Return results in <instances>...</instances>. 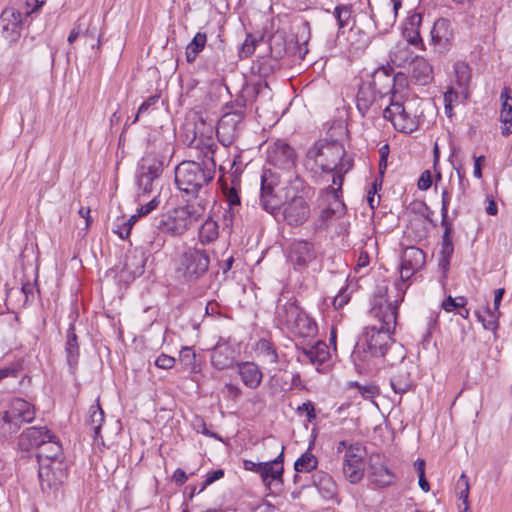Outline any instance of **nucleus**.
<instances>
[{
	"label": "nucleus",
	"instance_id": "obj_62",
	"mask_svg": "<svg viewBox=\"0 0 512 512\" xmlns=\"http://www.w3.org/2000/svg\"><path fill=\"white\" fill-rule=\"evenodd\" d=\"M359 393L365 399H372L379 394V390L375 385L361 386L357 384Z\"/></svg>",
	"mask_w": 512,
	"mask_h": 512
},
{
	"label": "nucleus",
	"instance_id": "obj_26",
	"mask_svg": "<svg viewBox=\"0 0 512 512\" xmlns=\"http://www.w3.org/2000/svg\"><path fill=\"white\" fill-rule=\"evenodd\" d=\"M411 363L401 362L394 372L391 374L390 385L395 393L403 394L412 387V379L410 373Z\"/></svg>",
	"mask_w": 512,
	"mask_h": 512
},
{
	"label": "nucleus",
	"instance_id": "obj_52",
	"mask_svg": "<svg viewBox=\"0 0 512 512\" xmlns=\"http://www.w3.org/2000/svg\"><path fill=\"white\" fill-rule=\"evenodd\" d=\"M255 40L251 35H248L239 49V57L241 59L248 58L255 51Z\"/></svg>",
	"mask_w": 512,
	"mask_h": 512
},
{
	"label": "nucleus",
	"instance_id": "obj_53",
	"mask_svg": "<svg viewBox=\"0 0 512 512\" xmlns=\"http://www.w3.org/2000/svg\"><path fill=\"white\" fill-rule=\"evenodd\" d=\"M158 100V95L150 96L147 100H145L138 108L137 114L135 115L132 124H135L139 120L140 115L147 113L150 108L158 102Z\"/></svg>",
	"mask_w": 512,
	"mask_h": 512
},
{
	"label": "nucleus",
	"instance_id": "obj_27",
	"mask_svg": "<svg viewBox=\"0 0 512 512\" xmlns=\"http://www.w3.org/2000/svg\"><path fill=\"white\" fill-rule=\"evenodd\" d=\"M287 330L299 337L308 338L317 334L318 326L315 320L302 310L299 317L295 319V323H292Z\"/></svg>",
	"mask_w": 512,
	"mask_h": 512
},
{
	"label": "nucleus",
	"instance_id": "obj_6",
	"mask_svg": "<svg viewBox=\"0 0 512 512\" xmlns=\"http://www.w3.org/2000/svg\"><path fill=\"white\" fill-rule=\"evenodd\" d=\"M35 407L22 398L12 399L0 412V437L8 438L16 434L24 423L35 419Z\"/></svg>",
	"mask_w": 512,
	"mask_h": 512
},
{
	"label": "nucleus",
	"instance_id": "obj_63",
	"mask_svg": "<svg viewBox=\"0 0 512 512\" xmlns=\"http://www.w3.org/2000/svg\"><path fill=\"white\" fill-rule=\"evenodd\" d=\"M418 188L422 191L428 190L432 185V175L429 170L422 172L418 179Z\"/></svg>",
	"mask_w": 512,
	"mask_h": 512
},
{
	"label": "nucleus",
	"instance_id": "obj_11",
	"mask_svg": "<svg viewBox=\"0 0 512 512\" xmlns=\"http://www.w3.org/2000/svg\"><path fill=\"white\" fill-rule=\"evenodd\" d=\"M301 311L296 297L289 291H283L276 303L274 322L278 327L288 329L292 323H295Z\"/></svg>",
	"mask_w": 512,
	"mask_h": 512
},
{
	"label": "nucleus",
	"instance_id": "obj_47",
	"mask_svg": "<svg viewBox=\"0 0 512 512\" xmlns=\"http://www.w3.org/2000/svg\"><path fill=\"white\" fill-rule=\"evenodd\" d=\"M240 185L222 184V192L228 206H241V198L239 195Z\"/></svg>",
	"mask_w": 512,
	"mask_h": 512
},
{
	"label": "nucleus",
	"instance_id": "obj_7",
	"mask_svg": "<svg viewBox=\"0 0 512 512\" xmlns=\"http://www.w3.org/2000/svg\"><path fill=\"white\" fill-rule=\"evenodd\" d=\"M163 163L152 154L145 155L138 166L136 173L137 198L144 201L151 195H160V176Z\"/></svg>",
	"mask_w": 512,
	"mask_h": 512
},
{
	"label": "nucleus",
	"instance_id": "obj_60",
	"mask_svg": "<svg viewBox=\"0 0 512 512\" xmlns=\"http://www.w3.org/2000/svg\"><path fill=\"white\" fill-rule=\"evenodd\" d=\"M150 197L151 200L148 203L141 205L138 209L139 215L145 216L156 209L159 205V195H151Z\"/></svg>",
	"mask_w": 512,
	"mask_h": 512
},
{
	"label": "nucleus",
	"instance_id": "obj_9",
	"mask_svg": "<svg viewBox=\"0 0 512 512\" xmlns=\"http://www.w3.org/2000/svg\"><path fill=\"white\" fill-rule=\"evenodd\" d=\"M365 447L360 443L350 444L343 458V472L347 480L356 484L364 476Z\"/></svg>",
	"mask_w": 512,
	"mask_h": 512
},
{
	"label": "nucleus",
	"instance_id": "obj_57",
	"mask_svg": "<svg viewBox=\"0 0 512 512\" xmlns=\"http://www.w3.org/2000/svg\"><path fill=\"white\" fill-rule=\"evenodd\" d=\"M404 35L406 37V39L404 41H406L407 43H409V47L411 45L415 46L416 48H421L423 49V41H422V38L419 34L418 31L416 30H411L409 32L405 31L404 32Z\"/></svg>",
	"mask_w": 512,
	"mask_h": 512
},
{
	"label": "nucleus",
	"instance_id": "obj_49",
	"mask_svg": "<svg viewBox=\"0 0 512 512\" xmlns=\"http://www.w3.org/2000/svg\"><path fill=\"white\" fill-rule=\"evenodd\" d=\"M316 486L320 491H323L324 497L331 498L336 492V485L331 476L323 474L319 476Z\"/></svg>",
	"mask_w": 512,
	"mask_h": 512
},
{
	"label": "nucleus",
	"instance_id": "obj_24",
	"mask_svg": "<svg viewBox=\"0 0 512 512\" xmlns=\"http://www.w3.org/2000/svg\"><path fill=\"white\" fill-rule=\"evenodd\" d=\"M328 359V347L322 341H318L315 345L310 347L297 348V360L301 363L321 365Z\"/></svg>",
	"mask_w": 512,
	"mask_h": 512
},
{
	"label": "nucleus",
	"instance_id": "obj_15",
	"mask_svg": "<svg viewBox=\"0 0 512 512\" xmlns=\"http://www.w3.org/2000/svg\"><path fill=\"white\" fill-rule=\"evenodd\" d=\"M280 183V178L271 170H265L261 176L260 204L262 208L275 215L280 210V202L274 193L275 187Z\"/></svg>",
	"mask_w": 512,
	"mask_h": 512
},
{
	"label": "nucleus",
	"instance_id": "obj_37",
	"mask_svg": "<svg viewBox=\"0 0 512 512\" xmlns=\"http://www.w3.org/2000/svg\"><path fill=\"white\" fill-rule=\"evenodd\" d=\"M267 465L266 462H254L248 459L243 461L244 469L259 474L264 486L267 489H271L272 480Z\"/></svg>",
	"mask_w": 512,
	"mask_h": 512
},
{
	"label": "nucleus",
	"instance_id": "obj_5",
	"mask_svg": "<svg viewBox=\"0 0 512 512\" xmlns=\"http://www.w3.org/2000/svg\"><path fill=\"white\" fill-rule=\"evenodd\" d=\"M181 211L182 208L177 209L175 211V217L173 218L162 215L154 219L153 223L151 224V232H149L144 239L148 249L152 251L160 250L165 243V239L161 235L162 233L182 235L191 227L195 221L200 218H194L190 214L186 213L182 214Z\"/></svg>",
	"mask_w": 512,
	"mask_h": 512
},
{
	"label": "nucleus",
	"instance_id": "obj_55",
	"mask_svg": "<svg viewBox=\"0 0 512 512\" xmlns=\"http://www.w3.org/2000/svg\"><path fill=\"white\" fill-rule=\"evenodd\" d=\"M155 365L160 369H171L175 365V358L170 355L162 353L156 358Z\"/></svg>",
	"mask_w": 512,
	"mask_h": 512
},
{
	"label": "nucleus",
	"instance_id": "obj_58",
	"mask_svg": "<svg viewBox=\"0 0 512 512\" xmlns=\"http://www.w3.org/2000/svg\"><path fill=\"white\" fill-rule=\"evenodd\" d=\"M241 206H228V209L224 213L223 225L225 228H231L236 215L239 212Z\"/></svg>",
	"mask_w": 512,
	"mask_h": 512
},
{
	"label": "nucleus",
	"instance_id": "obj_40",
	"mask_svg": "<svg viewBox=\"0 0 512 512\" xmlns=\"http://www.w3.org/2000/svg\"><path fill=\"white\" fill-rule=\"evenodd\" d=\"M477 320L481 322L482 326L486 330L490 331H496L499 327V316L500 311L499 310H492L491 308L487 307L485 309L486 316H483L479 311L476 313Z\"/></svg>",
	"mask_w": 512,
	"mask_h": 512
},
{
	"label": "nucleus",
	"instance_id": "obj_50",
	"mask_svg": "<svg viewBox=\"0 0 512 512\" xmlns=\"http://www.w3.org/2000/svg\"><path fill=\"white\" fill-rule=\"evenodd\" d=\"M469 480L466 474L462 473L456 483V493L459 500L462 502H468L469 498Z\"/></svg>",
	"mask_w": 512,
	"mask_h": 512
},
{
	"label": "nucleus",
	"instance_id": "obj_48",
	"mask_svg": "<svg viewBox=\"0 0 512 512\" xmlns=\"http://www.w3.org/2000/svg\"><path fill=\"white\" fill-rule=\"evenodd\" d=\"M453 253L454 245H441L438 265L439 268L442 270L444 277H446V274L449 270Z\"/></svg>",
	"mask_w": 512,
	"mask_h": 512
},
{
	"label": "nucleus",
	"instance_id": "obj_19",
	"mask_svg": "<svg viewBox=\"0 0 512 512\" xmlns=\"http://www.w3.org/2000/svg\"><path fill=\"white\" fill-rule=\"evenodd\" d=\"M22 13L13 7L4 9L0 15V27L4 38L10 42L16 41L22 31Z\"/></svg>",
	"mask_w": 512,
	"mask_h": 512
},
{
	"label": "nucleus",
	"instance_id": "obj_29",
	"mask_svg": "<svg viewBox=\"0 0 512 512\" xmlns=\"http://www.w3.org/2000/svg\"><path fill=\"white\" fill-rule=\"evenodd\" d=\"M238 375L245 386L256 389L262 381L263 374L260 368L253 362L238 364Z\"/></svg>",
	"mask_w": 512,
	"mask_h": 512
},
{
	"label": "nucleus",
	"instance_id": "obj_46",
	"mask_svg": "<svg viewBox=\"0 0 512 512\" xmlns=\"http://www.w3.org/2000/svg\"><path fill=\"white\" fill-rule=\"evenodd\" d=\"M454 70L457 84L460 88L466 90L471 80V71L469 66L466 63H456Z\"/></svg>",
	"mask_w": 512,
	"mask_h": 512
},
{
	"label": "nucleus",
	"instance_id": "obj_4",
	"mask_svg": "<svg viewBox=\"0 0 512 512\" xmlns=\"http://www.w3.org/2000/svg\"><path fill=\"white\" fill-rule=\"evenodd\" d=\"M390 67H380L371 76V81L362 82L356 95V106L365 117L370 109H380L382 101L394 85Z\"/></svg>",
	"mask_w": 512,
	"mask_h": 512
},
{
	"label": "nucleus",
	"instance_id": "obj_54",
	"mask_svg": "<svg viewBox=\"0 0 512 512\" xmlns=\"http://www.w3.org/2000/svg\"><path fill=\"white\" fill-rule=\"evenodd\" d=\"M273 384L282 391L291 390V382L288 377H285V371L280 374H275L271 378Z\"/></svg>",
	"mask_w": 512,
	"mask_h": 512
},
{
	"label": "nucleus",
	"instance_id": "obj_25",
	"mask_svg": "<svg viewBox=\"0 0 512 512\" xmlns=\"http://www.w3.org/2000/svg\"><path fill=\"white\" fill-rule=\"evenodd\" d=\"M63 449L57 437L52 434V439L46 440V443L37 451L39 466L41 464H54L63 462Z\"/></svg>",
	"mask_w": 512,
	"mask_h": 512
},
{
	"label": "nucleus",
	"instance_id": "obj_45",
	"mask_svg": "<svg viewBox=\"0 0 512 512\" xmlns=\"http://www.w3.org/2000/svg\"><path fill=\"white\" fill-rule=\"evenodd\" d=\"M94 16L83 14L78 18L74 27H79V32L81 35L86 37L95 38L96 36V27L93 25Z\"/></svg>",
	"mask_w": 512,
	"mask_h": 512
},
{
	"label": "nucleus",
	"instance_id": "obj_30",
	"mask_svg": "<svg viewBox=\"0 0 512 512\" xmlns=\"http://www.w3.org/2000/svg\"><path fill=\"white\" fill-rule=\"evenodd\" d=\"M501 109L500 122L501 134L505 137L512 133V97L509 95V89L504 88L500 94Z\"/></svg>",
	"mask_w": 512,
	"mask_h": 512
},
{
	"label": "nucleus",
	"instance_id": "obj_31",
	"mask_svg": "<svg viewBox=\"0 0 512 512\" xmlns=\"http://www.w3.org/2000/svg\"><path fill=\"white\" fill-rule=\"evenodd\" d=\"M452 31L450 23L446 19H438L432 28L431 37L434 44L438 45L441 49H448L452 40Z\"/></svg>",
	"mask_w": 512,
	"mask_h": 512
},
{
	"label": "nucleus",
	"instance_id": "obj_10",
	"mask_svg": "<svg viewBox=\"0 0 512 512\" xmlns=\"http://www.w3.org/2000/svg\"><path fill=\"white\" fill-rule=\"evenodd\" d=\"M383 117L389 120L397 131L402 133H412L418 128L416 116L409 113L403 103L392 99L383 110Z\"/></svg>",
	"mask_w": 512,
	"mask_h": 512
},
{
	"label": "nucleus",
	"instance_id": "obj_28",
	"mask_svg": "<svg viewBox=\"0 0 512 512\" xmlns=\"http://www.w3.org/2000/svg\"><path fill=\"white\" fill-rule=\"evenodd\" d=\"M411 64V78L419 85H427L433 80V69L428 61L415 56Z\"/></svg>",
	"mask_w": 512,
	"mask_h": 512
},
{
	"label": "nucleus",
	"instance_id": "obj_43",
	"mask_svg": "<svg viewBox=\"0 0 512 512\" xmlns=\"http://www.w3.org/2000/svg\"><path fill=\"white\" fill-rule=\"evenodd\" d=\"M353 7L351 4H340L334 8L333 16L337 21L338 32L344 29L351 19Z\"/></svg>",
	"mask_w": 512,
	"mask_h": 512
},
{
	"label": "nucleus",
	"instance_id": "obj_36",
	"mask_svg": "<svg viewBox=\"0 0 512 512\" xmlns=\"http://www.w3.org/2000/svg\"><path fill=\"white\" fill-rule=\"evenodd\" d=\"M256 352L258 356L267 364H277L279 357L274 345L266 340L261 339L257 342Z\"/></svg>",
	"mask_w": 512,
	"mask_h": 512
},
{
	"label": "nucleus",
	"instance_id": "obj_34",
	"mask_svg": "<svg viewBox=\"0 0 512 512\" xmlns=\"http://www.w3.org/2000/svg\"><path fill=\"white\" fill-rule=\"evenodd\" d=\"M311 190L312 188L307 185L299 175L296 174L287 180L285 197L288 199L289 197L300 195L303 198H307Z\"/></svg>",
	"mask_w": 512,
	"mask_h": 512
},
{
	"label": "nucleus",
	"instance_id": "obj_38",
	"mask_svg": "<svg viewBox=\"0 0 512 512\" xmlns=\"http://www.w3.org/2000/svg\"><path fill=\"white\" fill-rule=\"evenodd\" d=\"M207 41V36L205 33L198 32L192 41L187 45L185 55L186 60L189 63L195 61L197 55L204 49Z\"/></svg>",
	"mask_w": 512,
	"mask_h": 512
},
{
	"label": "nucleus",
	"instance_id": "obj_2",
	"mask_svg": "<svg viewBox=\"0 0 512 512\" xmlns=\"http://www.w3.org/2000/svg\"><path fill=\"white\" fill-rule=\"evenodd\" d=\"M307 168L314 172L318 169L325 173H333L332 183L321 192L320 204L324 206L320 217L323 221L333 216H340L345 212V205L341 199L343 179L353 167V160L346 156L343 145L337 142L318 141L306 154Z\"/></svg>",
	"mask_w": 512,
	"mask_h": 512
},
{
	"label": "nucleus",
	"instance_id": "obj_13",
	"mask_svg": "<svg viewBox=\"0 0 512 512\" xmlns=\"http://www.w3.org/2000/svg\"><path fill=\"white\" fill-rule=\"evenodd\" d=\"M40 487L44 493H55L66 478V465L64 462L54 464H41L38 469Z\"/></svg>",
	"mask_w": 512,
	"mask_h": 512
},
{
	"label": "nucleus",
	"instance_id": "obj_39",
	"mask_svg": "<svg viewBox=\"0 0 512 512\" xmlns=\"http://www.w3.org/2000/svg\"><path fill=\"white\" fill-rule=\"evenodd\" d=\"M104 422V412L99 403L92 405L89 409V418L87 424L90 426L91 431L94 433L95 440L100 435V430Z\"/></svg>",
	"mask_w": 512,
	"mask_h": 512
},
{
	"label": "nucleus",
	"instance_id": "obj_3",
	"mask_svg": "<svg viewBox=\"0 0 512 512\" xmlns=\"http://www.w3.org/2000/svg\"><path fill=\"white\" fill-rule=\"evenodd\" d=\"M402 301V298L400 299ZM399 299L391 301L383 296L376 297L371 308V314L379 321V326L373 325L365 328L360 339L368 349L382 356L386 355L388 347L394 343L392 334L396 327Z\"/></svg>",
	"mask_w": 512,
	"mask_h": 512
},
{
	"label": "nucleus",
	"instance_id": "obj_42",
	"mask_svg": "<svg viewBox=\"0 0 512 512\" xmlns=\"http://www.w3.org/2000/svg\"><path fill=\"white\" fill-rule=\"evenodd\" d=\"M283 461H284V447L282 448V451L280 454L272 461L266 462L268 465L269 474L272 481H275L276 483L282 485L283 484V473H284V467H283Z\"/></svg>",
	"mask_w": 512,
	"mask_h": 512
},
{
	"label": "nucleus",
	"instance_id": "obj_12",
	"mask_svg": "<svg viewBox=\"0 0 512 512\" xmlns=\"http://www.w3.org/2000/svg\"><path fill=\"white\" fill-rule=\"evenodd\" d=\"M244 119L243 110L228 111L219 119L216 127V134L219 142L229 146L237 138Z\"/></svg>",
	"mask_w": 512,
	"mask_h": 512
},
{
	"label": "nucleus",
	"instance_id": "obj_35",
	"mask_svg": "<svg viewBox=\"0 0 512 512\" xmlns=\"http://www.w3.org/2000/svg\"><path fill=\"white\" fill-rule=\"evenodd\" d=\"M219 236V225L211 217L207 218L201 225L198 232L199 241L202 244H210L214 242Z\"/></svg>",
	"mask_w": 512,
	"mask_h": 512
},
{
	"label": "nucleus",
	"instance_id": "obj_41",
	"mask_svg": "<svg viewBox=\"0 0 512 512\" xmlns=\"http://www.w3.org/2000/svg\"><path fill=\"white\" fill-rule=\"evenodd\" d=\"M309 449L303 453L294 463V469L296 472H305L308 473L314 469H316L318 465L317 458L311 453Z\"/></svg>",
	"mask_w": 512,
	"mask_h": 512
},
{
	"label": "nucleus",
	"instance_id": "obj_64",
	"mask_svg": "<svg viewBox=\"0 0 512 512\" xmlns=\"http://www.w3.org/2000/svg\"><path fill=\"white\" fill-rule=\"evenodd\" d=\"M180 360L186 365V366H192L195 360V353L190 347H184L180 351Z\"/></svg>",
	"mask_w": 512,
	"mask_h": 512
},
{
	"label": "nucleus",
	"instance_id": "obj_18",
	"mask_svg": "<svg viewBox=\"0 0 512 512\" xmlns=\"http://www.w3.org/2000/svg\"><path fill=\"white\" fill-rule=\"evenodd\" d=\"M426 262L425 253L414 246L407 247L401 256L400 277L402 281L409 280Z\"/></svg>",
	"mask_w": 512,
	"mask_h": 512
},
{
	"label": "nucleus",
	"instance_id": "obj_20",
	"mask_svg": "<svg viewBox=\"0 0 512 512\" xmlns=\"http://www.w3.org/2000/svg\"><path fill=\"white\" fill-rule=\"evenodd\" d=\"M369 477L378 487L390 486L394 481V474L383 461L380 454L369 457Z\"/></svg>",
	"mask_w": 512,
	"mask_h": 512
},
{
	"label": "nucleus",
	"instance_id": "obj_14",
	"mask_svg": "<svg viewBox=\"0 0 512 512\" xmlns=\"http://www.w3.org/2000/svg\"><path fill=\"white\" fill-rule=\"evenodd\" d=\"M267 162L274 168L289 172L295 166L296 154L289 144L278 140L268 147Z\"/></svg>",
	"mask_w": 512,
	"mask_h": 512
},
{
	"label": "nucleus",
	"instance_id": "obj_32",
	"mask_svg": "<svg viewBox=\"0 0 512 512\" xmlns=\"http://www.w3.org/2000/svg\"><path fill=\"white\" fill-rule=\"evenodd\" d=\"M415 56L406 41H398L389 51L390 63L397 67L410 64Z\"/></svg>",
	"mask_w": 512,
	"mask_h": 512
},
{
	"label": "nucleus",
	"instance_id": "obj_8",
	"mask_svg": "<svg viewBox=\"0 0 512 512\" xmlns=\"http://www.w3.org/2000/svg\"><path fill=\"white\" fill-rule=\"evenodd\" d=\"M210 256L207 250L187 247L178 257L176 272L188 283H195L209 269Z\"/></svg>",
	"mask_w": 512,
	"mask_h": 512
},
{
	"label": "nucleus",
	"instance_id": "obj_17",
	"mask_svg": "<svg viewBox=\"0 0 512 512\" xmlns=\"http://www.w3.org/2000/svg\"><path fill=\"white\" fill-rule=\"evenodd\" d=\"M317 258L314 244L306 240H296L290 245L289 259L294 269L302 271Z\"/></svg>",
	"mask_w": 512,
	"mask_h": 512
},
{
	"label": "nucleus",
	"instance_id": "obj_16",
	"mask_svg": "<svg viewBox=\"0 0 512 512\" xmlns=\"http://www.w3.org/2000/svg\"><path fill=\"white\" fill-rule=\"evenodd\" d=\"M283 217L290 226H300L307 221L310 216V206L300 195L292 196L283 206Z\"/></svg>",
	"mask_w": 512,
	"mask_h": 512
},
{
	"label": "nucleus",
	"instance_id": "obj_23",
	"mask_svg": "<svg viewBox=\"0 0 512 512\" xmlns=\"http://www.w3.org/2000/svg\"><path fill=\"white\" fill-rule=\"evenodd\" d=\"M48 439H52V433L49 429L46 427H30L21 434L19 446L22 450L29 451L36 448L39 451Z\"/></svg>",
	"mask_w": 512,
	"mask_h": 512
},
{
	"label": "nucleus",
	"instance_id": "obj_22",
	"mask_svg": "<svg viewBox=\"0 0 512 512\" xmlns=\"http://www.w3.org/2000/svg\"><path fill=\"white\" fill-rule=\"evenodd\" d=\"M235 359L233 346L225 339L220 338L211 351V364L218 370L230 368Z\"/></svg>",
	"mask_w": 512,
	"mask_h": 512
},
{
	"label": "nucleus",
	"instance_id": "obj_59",
	"mask_svg": "<svg viewBox=\"0 0 512 512\" xmlns=\"http://www.w3.org/2000/svg\"><path fill=\"white\" fill-rule=\"evenodd\" d=\"M142 215H139L136 214V215H132L124 224H123V227L117 231V233L119 234L120 238L122 239H126L129 235H130V232H131V229H132V226L137 222L138 218L141 217Z\"/></svg>",
	"mask_w": 512,
	"mask_h": 512
},
{
	"label": "nucleus",
	"instance_id": "obj_61",
	"mask_svg": "<svg viewBox=\"0 0 512 512\" xmlns=\"http://www.w3.org/2000/svg\"><path fill=\"white\" fill-rule=\"evenodd\" d=\"M223 476H224V471L222 469H217V470L207 473L206 479H205L202 487L198 491V493L202 492L208 485L221 479Z\"/></svg>",
	"mask_w": 512,
	"mask_h": 512
},
{
	"label": "nucleus",
	"instance_id": "obj_51",
	"mask_svg": "<svg viewBox=\"0 0 512 512\" xmlns=\"http://www.w3.org/2000/svg\"><path fill=\"white\" fill-rule=\"evenodd\" d=\"M467 304V299L463 296H458L453 298L452 296H448L442 301L441 308L446 312H452L457 308H464Z\"/></svg>",
	"mask_w": 512,
	"mask_h": 512
},
{
	"label": "nucleus",
	"instance_id": "obj_1",
	"mask_svg": "<svg viewBox=\"0 0 512 512\" xmlns=\"http://www.w3.org/2000/svg\"><path fill=\"white\" fill-rule=\"evenodd\" d=\"M210 136L205 139L196 137L191 144L200 148L203 154L201 163L196 161H183L175 169V183L178 189L192 199L182 207V214H190L192 217H201L209 204L210 184L215 177L216 163L214 160L217 146L213 142L211 134L213 127L208 128Z\"/></svg>",
	"mask_w": 512,
	"mask_h": 512
},
{
	"label": "nucleus",
	"instance_id": "obj_56",
	"mask_svg": "<svg viewBox=\"0 0 512 512\" xmlns=\"http://www.w3.org/2000/svg\"><path fill=\"white\" fill-rule=\"evenodd\" d=\"M21 369L22 365L19 362L0 369V381L7 377H18Z\"/></svg>",
	"mask_w": 512,
	"mask_h": 512
},
{
	"label": "nucleus",
	"instance_id": "obj_33",
	"mask_svg": "<svg viewBox=\"0 0 512 512\" xmlns=\"http://www.w3.org/2000/svg\"><path fill=\"white\" fill-rule=\"evenodd\" d=\"M65 351L69 367L71 369H75L78 363L79 345L77 342V335L75 334V328L73 325H70L67 330Z\"/></svg>",
	"mask_w": 512,
	"mask_h": 512
},
{
	"label": "nucleus",
	"instance_id": "obj_44",
	"mask_svg": "<svg viewBox=\"0 0 512 512\" xmlns=\"http://www.w3.org/2000/svg\"><path fill=\"white\" fill-rule=\"evenodd\" d=\"M381 358L391 366H394L397 363L400 365L401 362H406L404 347L394 342L388 347L386 355L381 356Z\"/></svg>",
	"mask_w": 512,
	"mask_h": 512
},
{
	"label": "nucleus",
	"instance_id": "obj_21",
	"mask_svg": "<svg viewBox=\"0 0 512 512\" xmlns=\"http://www.w3.org/2000/svg\"><path fill=\"white\" fill-rule=\"evenodd\" d=\"M382 355L368 349L364 343L359 341L351 354V360L359 372H368L376 368L378 360Z\"/></svg>",
	"mask_w": 512,
	"mask_h": 512
}]
</instances>
